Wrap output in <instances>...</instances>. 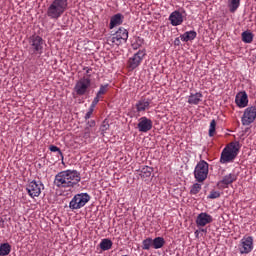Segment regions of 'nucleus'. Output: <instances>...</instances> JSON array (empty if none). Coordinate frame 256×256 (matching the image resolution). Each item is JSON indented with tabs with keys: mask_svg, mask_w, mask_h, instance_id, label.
Returning a JSON list of instances; mask_svg holds the SVG:
<instances>
[{
	"mask_svg": "<svg viewBox=\"0 0 256 256\" xmlns=\"http://www.w3.org/2000/svg\"><path fill=\"white\" fill-rule=\"evenodd\" d=\"M136 113H145V111L151 109V99L141 98L135 104Z\"/></svg>",
	"mask_w": 256,
	"mask_h": 256,
	"instance_id": "nucleus-15",
	"label": "nucleus"
},
{
	"mask_svg": "<svg viewBox=\"0 0 256 256\" xmlns=\"http://www.w3.org/2000/svg\"><path fill=\"white\" fill-rule=\"evenodd\" d=\"M95 125H97L95 120H88L87 123H86V128L92 129V127H95Z\"/></svg>",
	"mask_w": 256,
	"mask_h": 256,
	"instance_id": "nucleus-38",
	"label": "nucleus"
},
{
	"mask_svg": "<svg viewBox=\"0 0 256 256\" xmlns=\"http://www.w3.org/2000/svg\"><path fill=\"white\" fill-rule=\"evenodd\" d=\"M125 19V16L121 13H117L110 19V25L109 29H115V27H119V25H123V21Z\"/></svg>",
	"mask_w": 256,
	"mask_h": 256,
	"instance_id": "nucleus-18",
	"label": "nucleus"
},
{
	"mask_svg": "<svg viewBox=\"0 0 256 256\" xmlns=\"http://www.w3.org/2000/svg\"><path fill=\"white\" fill-rule=\"evenodd\" d=\"M238 249L241 255H247L253 251V237L245 236L241 239Z\"/></svg>",
	"mask_w": 256,
	"mask_h": 256,
	"instance_id": "nucleus-11",
	"label": "nucleus"
},
{
	"mask_svg": "<svg viewBox=\"0 0 256 256\" xmlns=\"http://www.w3.org/2000/svg\"><path fill=\"white\" fill-rule=\"evenodd\" d=\"M84 137H85V139H89V137H91V129L90 128L84 129Z\"/></svg>",
	"mask_w": 256,
	"mask_h": 256,
	"instance_id": "nucleus-39",
	"label": "nucleus"
},
{
	"mask_svg": "<svg viewBox=\"0 0 256 256\" xmlns=\"http://www.w3.org/2000/svg\"><path fill=\"white\" fill-rule=\"evenodd\" d=\"M93 114L91 113V112H87L86 114H85V116H84V119H85V121H89V119H91V116H92Z\"/></svg>",
	"mask_w": 256,
	"mask_h": 256,
	"instance_id": "nucleus-40",
	"label": "nucleus"
},
{
	"mask_svg": "<svg viewBox=\"0 0 256 256\" xmlns=\"http://www.w3.org/2000/svg\"><path fill=\"white\" fill-rule=\"evenodd\" d=\"M219 197H221V193H219V191H211L208 199H219Z\"/></svg>",
	"mask_w": 256,
	"mask_h": 256,
	"instance_id": "nucleus-35",
	"label": "nucleus"
},
{
	"mask_svg": "<svg viewBox=\"0 0 256 256\" xmlns=\"http://www.w3.org/2000/svg\"><path fill=\"white\" fill-rule=\"evenodd\" d=\"M201 231L204 232V233L207 232V230H205V229H202Z\"/></svg>",
	"mask_w": 256,
	"mask_h": 256,
	"instance_id": "nucleus-44",
	"label": "nucleus"
},
{
	"mask_svg": "<svg viewBox=\"0 0 256 256\" xmlns=\"http://www.w3.org/2000/svg\"><path fill=\"white\" fill-rule=\"evenodd\" d=\"M153 242V249H163L165 247V238L163 237H156L152 239Z\"/></svg>",
	"mask_w": 256,
	"mask_h": 256,
	"instance_id": "nucleus-23",
	"label": "nucleus"
},
{
	"mask_svg": "<svg viewBox=\"0 0 256 256\" xmlns=\"http://www.w3.org/2000/svg\"><path fill=\"white\" fill-rule=\"evenodd\" d=\"M127 39H129V31L120 27L114 34L107 38V43L111 47H119V45L127 43Z\"/></svg>",
	"mask_w": 256,
	"mask_h": 256,
	"instance_id": "nucleus-3",
	"label": "nucleus"
},
{
	"mask_svg": "<svg viewBox=\"0 0 256 256\" xmlns=\"http://www.w3.org/2000/svg\"><path fill=\"white\" fill-rule=\"evenodd\" d=\"M203 101V94L201 92L191 93L188 96L189 105H199Z\"/></svg>",
	"mask_w": 256,
	"mask_h": 256,
	"instance_id": "nucleus-19",
	"label": "nucleus"
},
{
	"mask_svg": "<svg viewBox=\"0 0 256 256\" xmlns=\"http://www.w3.org/2000/svg\"><path fill=\"white\" fill-rule=\"evenodd\" d=\"M137 127L140 133H148L153 129V120L143 116L139 118Z\"/></svg>",
	"mask_w": 256,
	"mask_h": 256,
	"instance_id": "nucleus-14",
	"label": "nucleus"
},
{
	"mask_svg": "<svg viewBox=\"0 0 256 256\" xmlns=\"http://www.w3.org/2000/svg\"><path fill=\"white\" fill-rule=\"evenodd\" d=\"M99 247L102 251H109L113 247V241L109 238H104L101 240Z\"/></svg>",
	"mask_w": 256,
	"mask_h": 256,
	"instance_id": "nucleus-22",
	"label": "nucleus"
},
{
	"mask_svg": "<svg viewBox=\"0 0 256 256\" xmlns=\"http://www.w3.org/2000/svg\"><path fill=\"white\" fill-rule=\"evenodd\" d=\"M27 192L30 197L35 198L39 197L41 195V191L45 189V186H43V183L37 182V181H31L27 187Z\"/></svg>",
	"mask_w": 256,
	"mask_h": 256,
	"instance_id": "nucleus-12",
	"label": "nucleus"
},
{
	"mask_svg": "<svg viewBox=\"0 0 256 256\" xmlns=\"http://www.w3.org/2000/svg\"><path fill=\"white\" fill-rule=\"evenodd\" d=\"M209 175V164L206 161L198 162L194 170V177L198 183H203Z\"/></svg>",
	"mask_w": 256,
	"mask_h": 256,
	"instance_id": "nucleus-6",
	"label": "nucleus"
},
{
	"mask_svg": "<svg viewBox=\"0 0 256 256\" xmlns=\"http://www.w3.org/2000/svg\"><path fill=\"white\" fill-rule=\"evenodd\" d=\"M234 181H237V175L230 173L222 178L219 185H231V183H234Z\"/></svg>",
	"mask_w": 256,
	"mask_h": 256,
	"instance_id": "nucleus-21",
	"label": "nucleus"
},
{
	"mask_svg": "<svg viewBox=\"0 0 256 256\" xmlns=\"http://www.w3.org/2000/svg\"><path fill=\"white\" fill-rule=\"evenodd\" d=\"M195 235H196V237H197V235H199V231H196V232H195Z\"/></svg>",
	"mask_w": 256,
	"mask_h": 256,
	"instance_id": "nucleus-43",
	"label": "nucleus"
},
{
	"mask_svg": "<svg viewBox=\"0 0 256 256\" xmlns=\"http://www.w3.org/2000/svg\"><path fill=\"white\" fill-rule=\"evenodd\" d=\"M239 149H241L239 142H231L223 149L220 161H233L239 155Z\"/></svg>",
	"mask_w": 256,
	"mask_h": 256,
	"instance_id": "nucleus-4",
	"label": "nucleus"
},
{
	"mask_svg": "<svg viewBox=\"0 0 256 256\" xmlns=\"http://www.w3.org/2000/svg\"><path fill=\"white\" fill-rule=\"evenodd\" d=\"M209 223H213V216L207 214V212L198 214L196 218L197 227H205V225H209Z\"/></svg>",
	"mask_w": 256,
	"mask_h": 256,
	"instance_id": "nucleus-16",
	"label": "nucleus"
},
{
	"mask_svg": "<svg viewBox=\"0 0 256 256\" xmlns=\"http://www.w3.org/2000/svg\"><path fill=\"white\" fill-rule=\"evenodd\" d=\"M91 201V196L87 193H80L76 194L72 200L69 203V208L72 209V211L81 209L87 205Z\"/></svg>",
	"mask_w": 256,
	"mask_h": 256,
	"instance_id": "nucleus-5",
	"label": "nucleus"
},
{
	"mask_svg": "<svg viewBox=\"0 0 256 256\" xmlns=\"http://www.w3.org/2000/svg\"><path fill=\"white\" fill-rule=\"evenodd\" d=\"M240 6L241 0H228V9L230 13H235Z\"/></svg>",
	"mask_w": 256,
	"mask_h": 256,
	"instance_id": "nucleus-24",
	"label": "nucleus"
},
{
	"mask_svg": "<svg viewBox=\"0 0 256 256\" xmlns=\"http://www.w3.org/2000/svg\"><path fill=\"white\" fill-rule=\"evenodd\" d=\"M29 45L31 51L38 55H43V47H45V40L39 35H33L29 38Z\"/></svg>",
	"mask_w": 256,
	"mask_h": 256,
	"instance_id": "nucleus-8",
	"label": "nucleus"
},
{
	"mask_svg": "<svg viewBox=\"0 0 256 256\" xmlns=\"http://www.w3.org/2000/svg\"><path fill=\"white\" fill-rule=\"evenodd\" d=\"M143 45V39L141 37L136 38L135 42L132 43V49H134V51H137V49H139V47H141Z\"/></svg>",
	"mask_w": 256,
	"mask_h": 256,
	"instance_id": "nucleus-31",
	"label": "nucleus"
},
{
	"mask_svg": "<svg viewBox=\"0 0 256 256\" xmlns=\"http://www.w3.org/2000/svg\"><path fill=\"white\" fill-rule=\"evenodd\" d=\"M49 150L52 151V153H58V155H61L62 161H63V153H61V149H59V147H57L55 145H51L49 147Z\"/></svg>",
	"mask_w": 256,
	"mask_h": 256,
	"instance_id": "nucleus-34",
	"label": "nucleus"
},
{
	"mask_svg": "<svg viewBox=\"0 0 256 256\" xmlns=\"http://www.w3.org/2000/svg\"><path fill=\"white\" fill-rule=\"evenodd\" d=\"M11 253V245L4 243L0 245V256H7Z\"/></svg>",
	"mask_w": 256,
	"mask_h": 256,
	"instance_id": "nucleus-27",
	"label": "nucleus"
},
{
	"mask_svg": "<svg viewBox=\"0 0 256 256\" xmlns=\"http://www.w3.org/2000/svg\"><path fill=\"white\" fill-rule=\"evenodd\" d=\"M253 32L251 31H244L242 32V41L243 43H253Z\"/></svg>",
	"mask_w": 256,
	"mask_h": 256,
	"instance_id": "nucleus-26",
	"label": "nucleus"
},
{
	"mask_svg": "<svg viewBox=\"0 0 256 256\" xmlns=\"http://www.w3.org/2000/svg\"><path fill=\"white\" fill-rule=\"evenodd\" d=\"M256 119V106H249L244 110L241 121L242 125L249 126L254 123Z\"/></svg>",
	"mask_w": 256,
	"mask_h": 256,
	"instance_id": "nucleus-10",
	"label": "nucleus"
},
{
	"mask_svg": "<svg viewBox=\"0 0 256 256\" xmlns=\"http://www.w3.org/2000/svg\"><path fill=\"white\" fill-rule=\"evenodd\" d=\"M153 171V169L149 166H146L144 168H142L141 172H140V177H142V179H147L149 177H151V172Z\"/></svg>",
	"mask_w": 256,
	"mask_h": 256,
	"instance_id": "nucleus-28",
	"label": "nucleus"
},
{
	"mask_svg": "<svg viewBox=\"0 0 256 256\" xmlns=\"http://www.w3.org/2000/svg\"><path fill=\"white\" fill-rule=\"evenodd\" d=\"M80 181L81 174L77 170H65L55 176L54 185L59 189H67L78 185Z\"/></svg>",
	"mask_w": 256,
	"mask_h": 256,
	"instance_id": "nucleus-1",
	"label": "nucleus"
},
{
	"mask_svg": "<svg viewBox=\"0 0 256 256\" xmlns=\"http://www.w3.org/2000/svg\"><path fill=\"white\" fill-rule=\"evenodd\" d=\"M197 37V32L195 30L186 31L184 34L180 35L181 41L187 43L193 41Z\"/></svg>",
	"mask_w": 256,
	"mask_h": 256,
	"instance_id": "nucleus-20",
	"label": "nucleus"
},
{
	"mask_svg": "<svg viewBox=\"0 0 256 256\" xmlns=\"http://www.w3.org/2000/svg\"><path fill=\"white\" fill-rule=\"evenodd\" d=\"M107 87H109V85H107V84L101 85L96 95L103 98V95H105V93H107Z\"/></svg>",
	"mask_w": 256,
	"mask_h": 256,
	"instance_id": "nucleus-32",
	"label": "nucleus"
},
{
	"mask_svg": "<svg viewBox=\"0 0 256 256\" xmlns=\"http://www.w3.org/2000/svg\"><path fill=\"white\" fill-rule=\"evenodd\" d=\"M185 19V11L175 10L169 16V21L173 27H178L181 25Z\"/></svg>",
	"mask_w": 256,
	"mask_h": 256,
	"instance_id": "nucleus-13",
	"label": "nucleus"
},
{
	"mask_svg": "<svg viewBox=\"0 0 256 256\" xmlns=\"http://www.w3.org/2000/svg\"><path fill=\"white\" fill-rule=\"evenodd\" d=\"M93 111H95V106L93 104L90 105L89 109H88V113H92Z\"/></svg>",
	"mask_w": 256,
	"mask_h": 256,
	"instance_id": "nucleus-41",
	"label": "nucleus"
},
{
	"mask_svg": "<svg viewBox=\"0 0 256 256\" xmlns=\"http://www.w3.org/2000/svg\"><path fill=\"white\" fill-rule=\"evenodd\" d=\"M90 88H91V79L87 77H82L76 82L74 86V91L76 95L81 97L83 95H87V93H89Z\"/></svg>",
	"mask_w": 256,
	"mask_h": 256,
	"instance_id": "nucleus-7",
	"label": "nucleus"
},
{
	"mask_svg": "<svg viewBox=\"0 0 256 256\" xmlns=\"http://www.w3.org/2000/svg\"><path fill=\"white\" fill-rule=\"evenodd\" d=\"M202 189L201 184L195 183L190 187V195H197Z\"/></svg>",
	"mask_w": 256,
	"mask_h": 256,
	"instance_id": "nucleus-29",
	"label": "nucleus"
},
{
	"mask_svg": "<svg viewBox=\"0 0 256 256\" xmlns=\"http://www.w3.org/2000/svg\"><path fill=\"white\" fill-rule=\"evenodd\" d=\"M145 55H147V51L145 49L136 52L132 57L128 59V68L131 69V71L137 69V67L143 63Z\"/></svg>",
	"mask_w": 256,
	"mask_h": 256,
	"instance_id": "nucleus-9",
	"label": "nucleus"
},
{
	"mask_svg": "<svg viewBox=\"0 0 256 256\" xmlns=\"http://www.w3.org/2000/svg\"><path fill=\"white\" fill-rule=\"evenodd\" d=\"M83 69L86 71L84 77H86V79H91V71H93V69L89 67H84Z\"/></svg>",
	"mask_w": 256,
	"mask_h": 256,
	"instance_id": "nucleus-36",
	"label": "nucleus"
},
{
	"mask_svg": "<svg viewBox=\"0 0 256 256\" xmlns=\"http://www.w3.org/2000/svg\"><path fill=\"white\" fill-rule=\"evenodd\" d=\"M216 127H217V122L215 120H211L210 126H209V137L215 136Z\"/></svg>",
	"mask_w": 256,
	"mask_h": 256,
	"instance_id": "nucleus-30",
	"label": "nucleus"
},
{
	"mask_svg": "<svg viewBox=\"0 0 256 256\" xmlns=\"http://www.w3.org/2000/svg\"><path fill=\"white\" fill-rule=\"evenodd\" d=\"M142 249L144 251H149L153 249V238L148 237L142 241Z\"/></svg>",
	"mask_w": 256,
	"mask_h": 256,
	"instance_id": "nucleus-25",
	"label": "nucleus"
},
{
	"mask_svg": "<svg viewBox=\"0 0 256 256\" xmlns=\"http://www.w3.org/2000/svg\"><path fill=\"white\" fill-rule=\"evenodd\" d=\"M235 103L240 107V109H244L249 105V97L247 96L246 92H242L236 95Z\"/></svg>",
	"mask_w": 256,
	"mask_h": 256,
	"instance_id": "nucleus-17",
	"label": "nucleus"
},
{
	"mask_svg": "<svg viewBox=\"0 0 256 256\" xmlns=\"http://www.w3.org/2000/svg\"><path fill=\"white\" fill-rule=\"evenodd\" d=\"M174 43H175V45H179V43H180L179 38H176Z\"/></svg>",
	"mask_w": 256,
	"mask_h": 256,
	"instance_id": "nucleus-42",
	"label": "nucleus"
},
{
	"mask_svg": "<svg viewBox=\"0 0 256 256\" xmlns=\"http://www.w3.org/2000/svg\"><path fill=\"white\" fill-rule=\"evenodd\" d=\"M69 9V0H52L47 7L46 15L49 19L57 21L60 17H63L65 11Z\"/></svg>",
	"mask_w": 256,
	"mask_h": 256,
	"instance_id": "nucleus-2",
	"label": "nucleus"
},
{
	"mask_svg": "<svg viewBox=\"0 0 256 256\" xmlns=\"http://www.w3.org/2000/svg\"><path fill=\"white\" fill-rule=\"evenodd\" d=\"M101 99H103L101 96L97 95L95 96V98L93 99L91 105H93L94 107H97V103H99V101H101Z\"/></svg>",
	"mask_w": 256,
	"mask_h": 256,
	"instance_id": "nucleus-37",
	"label": "nucleus"
},
{
	"mask_svg": "<svg viewBox=\"0 0 256 256\" xmlns=\"http://www.w3.org/2000/svg\"><path fill=\"white\" fill-rule=\"evenodd\" d=\"M107 131H109V123H103L101 126H100V132H101V135L105 136V134L107 133Z\"/></svg>",
	"mask_w": 256,
	"mask_h": 256,
	"instance_id": "nucleus-33",
	"label": "nucleus"
}]
</instances>
